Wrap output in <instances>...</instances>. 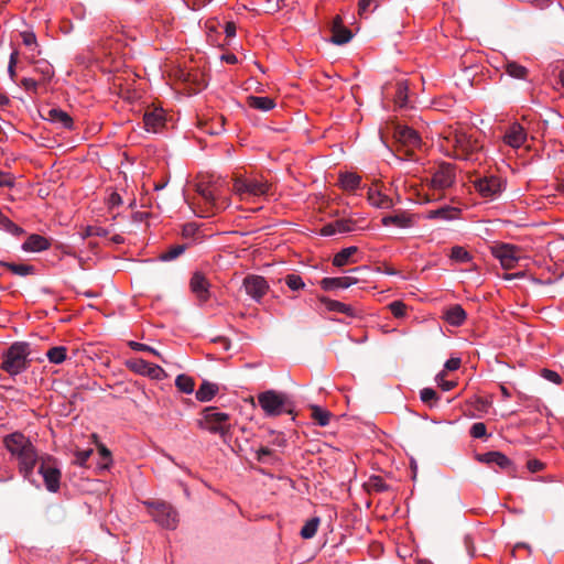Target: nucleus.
<instances>
[{
  "mask_svg": "<svg viewBox=\"0 0 564 564\" xmlns=\"http://www.w3.org/2000/svg\"><path fill=\"white\" fill-rule=\"evenodd\" d=\"M478 194L488 200L497 199L506 188V182L497 175H485L474 182Z\"/></svg>",
  "mask_w": 564,
  "mask_h": 564,
  "instance_id": "8",
  "label": "nucleus"
},
{
  "mask_svg": "<svg viewBox=\"0 0 564 564\" xmlns=\"http://www.w3.org/2000/svg\"><path fill=\"white\" fill-rule=\"evenodd\" d=\"M197 426L212 434H218L224 443H228L231 438L229 414L218 411L215 406H207L202 411Z\"/></svg>",
  "mask_w": 564,
  "mask_h": 564,
  "instance_id": "3",
  "label": "nucleus"
},
{
  "mask_svg": "<svg viewBox=\"0 0 564 564\" xmlns=\"http://www.w3.org/2000/svg\"><path fill=\"white\" fill-rule=\"evenodd\" d=\"M51 248V241L44 236L32 234L22 243L21 249L24 252H42Z\"/></svg>",
  "mask_w": 564,
  "mask_h": 564,
  "instance_id": "21",
  "label": "nucleus"
},
{
  "mask_svg": "<svg viewBox=\"0 0 564 564\" xmlns=\"http://www.w3.org/2000/svg\"><path fill=\"white\" fill-rule=\"evenodd\" d=\"M460 367V358L452 357L447 359L444 364L445 370L454 371L457 370Z\"/></svg>",
  "mask_w": 564,
  "mask_h": 564,
  "instance_id": "56",
  "label": "nucleus"
},
{
  "mask_svg": "<svg viewBox=\"0 0 564 564\" xmlns=\"http://www.w3.org/2000/svg\"><path fill=\"white\" fill-rule=\"evenodd\" d=\"M456 181L455 169L451 163H443L434 172L431 183L436 189H445L454 185Z\"/></svg>",
  "mask_w": 564,
  "mask_h": 564,
  "instance_id": "13",
  "label": "nucleus"
},
{
  "mask_svg": "<svg viewBox=\"0 0 564 564\" xmlns=\"http://www.w3.org/2000/svg\"><path fill=\"white\" fill-rule=\"evenodd\" d=\"M367 199L372 207L379 209H391L394 206L391 197L371 187L367 192Z\"/></svg>",
  "mask_w": 564,
  "mask_h": 564,
  "instance_id": "23",
  "label": "nucleus"
},
{
  "mask_svg": "<svg viewBox=\"0 0 564 564\" xmlns=\"http://www.w3.org/2000/svg\"><path fill=\"white\" fill-rule=\"evenodd\" d=\"M420 398H421L422 402L430 403L437 399V393L432 388H424L420 392Z\"/></svg>",
  "mask_w": 564,
  "mask_h": 564,
  "instance_id": "49",
  "label": "nucleus"
},
{
  "mask_svg": "<svg viewBox=\"0 0 564 564\" xmlns=\"http://www.w3.org/2000/svg\"><path fill=\"white\" fill-rule=\"evenodd\" d=\"M478 460L488 465H496L502 470H510L512 468V462L500 452H487L479 455Z\"/></svg>",
  "mask_w": 564,
  "mask_h": 564,
  "instance_id": "22",
  "label": "nucleus"
},
{
  "mask_svg": "<svg viewBox=\"0 0 564 564\" xmlns=\"http://www.w3.org/2000/svg\"><path fill=\"white\" fill-rule=\"evenodd\" d=\"M394 139L406 148H419L421 145V137L413 128L397 124L393 131Z\"/></svg>",
  "mask_w": 564,
  "mask_h": 564,
  "instance_id": "15",
  "label": "nucleus"
},
{
  "mask_svg": "<svg viewBox=\"0 0 564 564\" xmlns=\"http://www.w3.org/2000/svg\"><path fill=\"white\" fill-rule=\"evenodd\" d=\"M3 444L18 462L19 473L23 478L39 487L33 479V470L41 457L30 438L21 432H14L4 436Z\"/></svg>",
  "mask_w": 564,
  "mask_h": 564,
  "instance_id": "1",
  "label": "nucleus"
},
{
  "mask_svg": "<svg viewBox=\"0 0 564 564\" xmlns=\"http://www.w3.org/2000/svg\"><path fill=\"white\" fill-rule=\"evenodd\" d=\"M339 184L343 189L352 192L359 188L361 184V177L352 172L341 173L339 176Z\"/></svg>",
  "mask_w": 564,
  "mask_h": 564,
  "instance_id": "31",
  "label": "nucleus"
},
{
  "mask_svg": "<svg viewBox=\"0 0 564 564\" xmlns=\"http://www.w3.org/2000/svg\"><path fill=\"white\" fill-rule=\"evenodd\" d=\"M107 235H108V230L106 228L99 227V226H88L85 230L86 237H91V236L106 237Z\"/></svg>",
  "mask_w": 564,
  "mask_h": 564,
  "instance_id": "48",
  "label": "nucleus"
},
{
  "mask_svg": "<svg viewBox=\"0 0 564 564\" xmlns=\"http://www.w3.org/2000/svg\"><path fill=\"white\" fill-rule=\"evenodd\" d=\"M210 283L204 273L195 271L189 280V289L199 304H205L210 299Z\"/></svg>",
  "mask_w": 564,
  "mask_h": 564,
  "instance_id": "12",
  "label": "nucleus"
},
{
  "mask_svg": "<svg viewBox=\"0 0 564 564\" xmlns=\"http://www.w3.org/2000/svg\"><path fill=\"white\" fill-rule=\"evenodd\" d=\"M93 454V449H82L76 451L75 453V464L78 466H85L86 462L89 459L90 455Z\"/></svg>",
  "mask_w": 564,
  "mask_h": 564,
  "instance_id": "43",
  "label": "nucleus"
},
{
  "mask_svg": "<svg viewBox=\"0 0 564 564\" xmlns=\"http://www.w3.org/2000/svg\"><path fill=\"white\" fill-rule=\"evenodd\" d=\"M272 454H273V452L269 447H260L257 451V459L260 463H267L268 457H270Z\"/></svg>",
  "mask_w": 564,
  "mask_h": 564,
  "instance_id": "53",
  "label": "nucleus"
},
{
  "mask_svg": "<svg viewBox=\"0 0 564 564\" xmlns=\"http://www.w3.org/2000/svg\"><path fill=\"white\" fill-rule=\"evenodd\" d=\"M22 39H23V44L26 46H31L36 43V36L32 32H23Z\"/></svg>",
  "mask_w": 564,
  "mask_h": 564,
  "instance_id": "59",
  "label": "nucleus"
},
{
  "mask_svg": "<svg viewBox=\"0 0 564 564\" xmlns=\"http://www.w3.org/2000/svg\"><path fill=\"white\" fill-rule=\"evenodd\" d=\"M0 265L19 276H26L35 273V267L32 264L0 261Z\"/></svg>",
  "mask_w": 564,
  "mask_h": 564,
  "instance_id": "30",
  "label": "nucleus"
},
{
  "mask_svg": "<svg viewBox=\"0 0 564 564\" xmlns=\"http://www.w3.org/2000/svg\"><path fill=\"white\" fill-rule=\"evenodd\" d=\"M467 314L459 304L452 305L445 313L446 322L452 326H460L466 321Z\"/></svg>",
  "mask_w": 564,
  "mask_h": 564,
  "instance_id": "28",
  "label": "nucleus"
},
{
  "mask_svg": "<svg viewBox=\"0 0 564 564\" xmlns=\"http://www.w3.org/2000/svg\"><path fill=\"white\" fill-rule=\"evenodd\" d=\"M67 355V349L64 346H56L48 349L46 352V357L48 358L50 362L59 365L63 361H65Z\"/></svg>",
  "mask_w": 564,
  "mask_h": 564,
  "instance_id": "38",
  "label": "nucleus"
},
{
  "mask_svg": "<svg viewBox=\"0 0 564 564\" xmlns=\"http://www.w3.org/2000/svg\"><path fill=\"white\" fill-rule=\"evenodd\" d=\"M44 118L56 124L58 128L70 130L74 127L72 117L59 108H50Z\"/></svg>",
  "mask_w": 564,
  "mask_h": 564,
  "instance_id": "20",
  "label": "nucleus"
},
{
  "mask_svg": "<svg viewBox=\"0 0 564 564\" xmlns=\"http://www.w3.org/2000/svg\"><path fill=\"white\" fill-rule=\"evenodd\" d=\"M164 115L162 111H148L143 116V122L148 132L156 133L164 126Z\"/></svg>",
  "mask_w": 564,
  "mask_h": 564,
  "instance_id": "24",
  "label": "nucleus"
},
{
  "mask_svg": "<svg viewBox=\"0 0 564 564\" xmlns=\"http://www.w3.org/2000/svg\"><path fill=\"white\" fill-rule=\"evenodd\" d=\"M460 209L453 206H443L437 209H433L426 213V219H442V220H454L458 217Z\"/></svg>",
  "mask_w": 564,
  "mask_h": 564,
  "instance_id": "25",
  "label": "nucleus"
},
{
  "mask_svg": "<svg viewBox=\"0 0 564 564\" xmlns=\"http://www.w3.org/2000/svg\"><path fill=\"white\" fill-rule=\"evenodd\" d=\"M176 388L183 393L191 394L194 391V380L189 376L178 375L175 379Z\"/></svg>",
  "mask_w": 564,
  "mask_h": 564,
  "instance_id": "39",
  "label": "nucleus"
},
{
  "mask_svg": "<svg viewBox=\"0 0 564 564\" xmlns=\"http://www.w3.org/2000/svg\"><path fill=\"white\" fill-rule=\"evenodd\" d=\"M538 3H536V8L543 10L550 6H554V9L560 13V14H563L564 15V8L562 7V4L560 2H556V3H553L551 2V0H536Z\"/></svg>",
  "mask_w": 564,
  "mask_h": 564,
  "instance_id": "51",
  "label": "nucleus"
},
{
  "mask_svg": "<svg viewBox=\"0 0 564 564\" xmlns=\"http://www.w3.org/2000/svg\"><path fill=\"white\" fill-rule=\"evenodd\" d=\"M132 368L140 375L148 376L151 379L160 380L165 377V371L159 365L138 359L133 362Z\"/></svg>",
  "mask_w": 564,
  "mask_h": 564,
  "instance_id": "19",
  "label": "nucleus"
},
{
  "mask_svg": "<svg viewBox=\"0 0 564 564\" xmlns=\"http://www.w3.org/2000/svg\"><path fill=\"white\" fill-rule=\"evenodd\" d=\"M197 193L213 210L225 209L229 206V198L224 196L218 186L204 185L197 186Z\"/></svg>",
  "mask_w": 564,
  "mask_h": 564,
  "instance_id": "10",
  "label": "nucleus"
},
{
  "mask_svg": "<svg viewBox=\"0 0 564 564\" xmlns=\"http://www.w3.org/2000/svg\"><path fill=\"white\" fill-rule=\"evenodd\" d=\"M358 279L352 275H345L338 278H324L321 280L319 284L324 291H333L337 289H348L351 285L358 283Z\"/></svg>",
  "mask_w": 564,
  "mask_h": 564,
  "instance_id": "18",
  "label": "nucleus"
},
{
  "mask_svg": "<svg viewBox=\"0 0 564 564\" xmlns=\"http://www.w3.org/2000/svg\"><path fill=\"white\" fill-rule=\"evenodd\" d=\"M246 293L256 302H260L269 290L267 280L257 274H249L243 279Z\"/></svg>",
  "mask_w": 564,
  "mask_h": 564,
  "instance_id": "11",
  "label": "nucleus"
},
{
  "mask_svg": "<svg viewBox=\"0 0 564 564\" xmlns=\"http://www.w3.org/2000/svg\"><path fill=\"white\" fill-rule=\"evenodd\" d=\"M147 507L152 520L165 530H175L180 522L177 510L170 503L160 499H148L142 501Z\"/></svg>",
  "mask_w": 564,
  "mask_h": 564,
  "instance_id": "5",
  "label": "nucleus"
},
{
  "mask_svg": "<svg viewBox=\"0 0 564 564\" xmlns=\"http://www.w3.org/2000/svg\"><path fill=\"white\" fill-rule=\"evenodd\" d=\"M22 86L29 91H35L37 88V83L33 78L25 77L22 79Z\"/></svg>",
  "mask_w": 564,
  "mask_h": 564,
  "instance_id": "58",
  "label": "nucleus"
},
{
  "mask_svg": "<svg viewBox=\"0 0 564 564\" xmlns=\"http://www.w3.org/2000/svg\"><path fill=\"white\" fill-rule=\"evenodd\" d=\"M520 251L518 246L505 242L491 247V254L506 270H511L517 265L520 260Z\"/></svg>",
  "mask_w": 564,
  "mask_h": 564,
  "instance_id": "9",
  "label": "nucleus"
},
{
  "mask_svg": "<svg viewBox=\"0 0 564 564\" xmlns=\"http://www.w3.org/2000/svg\"><path fill=\"white\" fill-rule=\"evenodd\" d=\"M381 224L386 227L393 225L402 229H408L412 228L415 225V219L413 215L400 210L397 212L395 214L382 217Z\"/></svg>",
  "mask_w": 564,
  "mask_h": 564,
  "instance_id": "17",
  "label": "nucleus"
},
{
  "mask_svg": "<svg viewBox=\"0 0 564 564\" xmlns=\"http://www.w3.org/2000/svg\"><path fill=\"white\" fill-rule=\"evenodd\" d=\"M15 184L14 177L4 171H0V187H8L11 188Z\"/></svg>",
  "mask_w": 564,
  "mask_h": 564,
  "instance_id": "50",
  "label": "nucleus"
},
{
  "mask_svg": "<svg viewBox=\"0 0 564 564\" xmlns=\"http://www.w3.org/2000/svg\"><path fill=\"white\" fill-rule=\"evenodd\" d=\"M312 417L319 426H326L329 424L330 412L314 405L312 406Z\"/></svg>",
  "mask_w": 564,
  "mask_h": 564,
  "instance_id": "40",
  "label": "nucleus"
},
{
  "mask_svg": "<svg viewBox=\"0 0 564 564\" xmlns=\"http://www.w3.org/2000/svg\"><path fill=\"white\" fill-rule=\"evenodd\" d=\"M31 345L25 341L13 343L2 355L1 369L11 377L24 372L31 365Z\"/></svg>",
  "mask_w": 564,
  "mask_h": 564,
  "instance_id": "2",
  "label": "nucleus"
},
{
  "mask_svg": "<svg viewBox=\"0 0 564 564\" xmlns=\"http://www.w3.org/2000/svg\"><path fill=\"white\" fill-rule=\"evenodd\" d=\"M37 68L41 70V73L44 75L45 78L50 79L54 75V70L52 65H50L47 62L40 63Z\"/></svg>",
  "mask_w": 564,
  "mask_h": 564,
  "instance_id": "57",
  "label": "nucleus"
},
{
  "mask_svg": "<svg viewBox=\"0 0 564 564\" xmlns=\"http://www.w3.org/2000/svg\"><path fill=\"white\" fill-rule=\"evenodd\" d=\"M129 345H130L131 349L134 351H148L155 356H160L159 351L149 345L138 343V341H130Z\"/></svg>",
  "mask_w": 564,
  "mask_h": 564,
  "instance_id": "47",
  "label": "nucleus"
},
{
  "mask_svg": "<svg viewBox=\"0 0 564 564\" xmlns=\"http://www.w3.org/2000/svg\"><path fill=\"white\" fill-rule=\"evenodd\" d=\"M351 37V31L341 26V20L339 17H337L334 21L333 35L330 41L336 45H344L348 43Z\"/></svg>",
  "mask_w": 564,
  "mask_h": 564,
  "instance_id": "26",
  "label": "nucleus"
},
{
  "mask_svg": "<svg viewBox=\"0 0 564 564\" xmlns=\"http://www.w3.org/2000/svg\"><path fill=\"white\" fill-rule=\"evenodd\" d=\"M524 276V272H517V273H505L502 275V279L506 281H511L513 279H521Z\"/></svg>",
  "mask_w": 564,
  "mask_h": 564,
  "instance_id": "63",
  "label": "nucleus"
},
{
  "mask_svg": "<svg viewBox=\"0 0 564 564\" xmlns=\"http://www.w3.org/2000/svg\"><path fill=\"white\" fill-rule=\"evenodd\" d=\"M318 525H319V518L318 517L311 518L302 527L300 535L305 540L312 539L316 534Z\"/></svg>",
  "mask_w": 564,
  "mask_h": 564,
  "instance_id": "37",
  "label": "nucleus"
},
{
  "mask_svg": "<svg viewBox=\"0 0 564 564\" xmlns=\"http://www.w3.org/2000/svg\"><path fill=\"white\" fill-rule=\"evenodd\" d=\"M212 0H192V4H186L192 10L200 9L207 6Z\"/></svg>",
  "mask_w": 564,
  "mask_h": 564,
  "instance_id": "62",
  "label": "nucleus"
},
{
  "mask_svg": "<svg viewBox=\"0 0 564 564\" xmlns=\"http://www.w3.org/2000/svg\"><path fill=\"white\" fill-rule=\"evenodd\" d=\"M258 403L265 416L274 417L283 413H293V403L286 393L267 390L258 395Z\"/></svg>",
  "mask_w": 564,
  "mask_h": 564,
  "instance_id": "6",
  "label": "nucleus"
},
{
  "mask_svg": "<svg viewBox=\"0 0 564 564\" xmlns=\"http://www.w3.org/2000/svg\"><path fill=\"white\" fill-rule=\"evenodd\" d=\"M217 392V384L204 381L196 391V399L200 402H208L216 395Z\"/></svg>",
  "mask_w": 564,
  "mask_h": 564,
  "instance_id": "32",
  "label": "nucleus"
},
{
  "mask_svg": "<svg viewBox=\"0 0 564 564\" xmlns=\"http://www.w3.org/2000/svg\"><path fill=\"white\" fill-rule=\"evenodd\" d=\"M528 468H529L532 473L540 471V470L543 468V463H541V462H540V460H538V459L529 460V462H528Z\"/></svg>",
  "mask_w": 564,
  "mask_h": 564,
  "instance_id": "61",
  "label": "nucleus"
},
{
  "mask_svg": "<svg viewBox=\"0 0 564 564\" xmlns=\"http://www.w3.org/2000/svg\"><path fill=\"white\" fill-rule=\"evenodd\" d=\"M469 433L474 438H482L487 435V427L485 423L476 422L471 425Z\"/></svg>",
  "mask_w": 564,
  "mask_h": 564,
  "instance_id": "42",
  "label": "nucleus"
},
{
  "mask_svg": "<svg viewBox=\"0 0 564 564\" xmlns=\"http://www.w3.org/2000/svg\"><path fill=\"white\" fill-rule=\"evenodd\" d=\"M227 36H235L236 34V26L234 23H227L225 29Z\"/></svg>",
  "mask_w": 564,
  "mask_h": 564,
  "instance_id": "64",
  "label": "nucleus"
},
{
  "mask_svg": "<svg viewBox=\"0 0 564 564\" xmlns=\"http://www.w3.org/2000/svg\"><path fill=\"white\" fill-rule=\"evenodd\" d=\"M357 229V221L351 218H341L328 223L321 228V236L332 237L337 234H348Z\"/></svg>",
  "mask_w": 564,
  "mask_h": 564,
  "instance_id": "14",
  "label": "nucleus"
},
{
  "mask_svg": "<svg viewBox=\"0 0 564 564\" xmlns=\"http://www.w3.org/2000/svg\"><path fill=\"white\" fill-rule=\"evenodd\" d=\"M505 72L512 78L527 79L528 69L527 67L518 64L514 61H506L503 65Z\"/></svg>",
  "mask_w": 564,
  "mask_h": 564,
  "instance_id": "33",
  "label": "nucleus"
},
{
  "mask_svg": "<svg viewBox=\"0 0 564 564\" xmlns=\"http://www.w3.org/2000/svg\"><path fill=\"white\" fill-rule=\"evenodd\" d=\"M17 57H18V52L17 51L12 52L10 55L9 65H8V73H9V76L11 79H13L15 76Z\"/></svg>",
  "mask_w": 564,
  "mask_h": 564,
  "instance_id": "55",
  "label": "nucleus"
},
{
  "mask_svg": "<svg viewBox=\"0 0 564 564\" xmlns=\"http://www.w3.org/2000/svg\"><path fill=\"white\" fill-rule=\"evenodd\" d=\"M232 191L241 200L256 202L270 195L271 184L262 176H236Z\"/></svg>",
  "mask_w": 564,
  "mask_h": 564,
  "instance_id": "4",
  "label": "nucleus"
},
{
  "mask_svg": "<svg viewBox=\"0 0 564 564\" xmlns=\"http://www.w3.org/2000/svg\"><path fill=\"white\" fill-rule=\"evenodd\" d=\"M376 2V0H359L358 1V11L360 15H364L370 12V7Z\"/></svg>",
  "mask_w": 564,
  "mask_h": 564,
  "instance_id": "54",
  "label": "nucleus"
},
{
  "mask_svg": "<svg viewBox=\"0 0 564 564\" xmlns=\"http://www.w3.org/2000/svg\"><path fill=\"white\" fill-rule=\"evenodd\" d=\"M541 376L545 380H547L552 383H555V384H560L562 382L561 376L556 371L551 370V369H542Z\"/></svg>",
  "mask_w": 564,
  "mask_h": 564,
  "instance_id": "46",
  "label": "nucleus"
},
{
  "mask_svg": "<svg viewBox=\"0 0 564 564\" xmlns=\"http://www.w3.org/2000/svg\"><path fill=\"white\" fill-rule=\"evenodd\" d=\"M319 301L330 312L343 313L349 317H355L357 315L356 310L351 305L327 297H319Z\"/></svg>",
  "mask_w": 564,
  "mask_h": 564,
  "instance_id": "27",
  "label": "nucleus"
},
{
  "mask_svg": "<svg viewBox=\"0 0 564 564\" xmlns=\"http://www.w3.org/2000/svg\"><path fill=\"white\" fill-rule=\"evenodd\" d=\"M358 251V248L350 246L341 249L333 258V265L341 268L350 262V258Z\"/></svg>",
  "mask_w": 564,
  "mask_h": 564,
  "instance_id": "34",
  "label": "nucleus"
},
{
  "mask_svg": "<svg viewBox=\"0 0 564 564\" xmlns=\"http://www.w3.org/2000/svg\"><path fill=\"white\" fill-rule=\"evenodd\" d=\"M435 381L442 388L443 391H449L455 387L454 381L445 380L444 371H441L440 373L436 375Z\"/></svg>",
  "mask_w": 564,
  "mask_h": 564,
  "instance_id": "44",
  "label": "nucleus"
},
{
  "mask_svg": "<svg viewBox=\"0 0 564 564\" xmlns=\"http://www.w3.org/2000/svg\"><path fill=\"white\" fill-rule=\"evenodd\" d=\"M389 308L394 317H403L405 315V305L401 301L390 303Z\"/></svg>",
  "mask_w": 564,
  "mask_h": 564,
  "instance_id": "45",
  "label": "nucleus"
},
{
  "mask_svg": "<svg viewBox=\"0 0 564 564\" xmlns=\"http://www.w3.org/2000/svg\"><path fill=\"white\" fill-rule=\"evenodd\" d=\"M449 258L457 263H468L473 260V256L462 246H454L451 249Z\"/></svg>",
  "mask_w": 564,
  "mask_h": 564,
  "instance_id": "36",
  "label": "nucleus"
},
{
  "mask_svg": "<svg viewBox=\"0 0 564 564\" xmlns=\"http://www.w3.org/2000/svg\"><path fill=\"white\" fill-rule=\"evenodd\" d=\"M406 90L408 87L403 83L398 84V91H397V98L400 102V106H404L406 102Z\"/></svg>",
  "mask_w": 564,
  "mask_h": 564,
  "instance_id": "52",
  "label": "nucleus"
},
{
  "mask_svg": "<svg viewBox=\"0 0 564 564\" xmlns=\"http://www.w3.org/2000/svg\"><path fill=\"white\" fill-rule=\"evenodd\" d=\"M284 283L291 291H300L305 288V282L303 279L296 273H290L284 276Z\"/></svg>",
  "mask_w": 564,
  "mask_h": 564,
  "instance_id": "41",
  "label": "nucleus"
},
{
  "mask_svg": "<svg viewBox=\"0 0 564 564\" xmlns=\"http://www.w3.org/2000/svg\"><path fill=\"white\" fill-rule=\"evenodd\" d=\"M186 248H187V245H185V243L171 246L165 251L160 253L159 260L162 262L173 261V260L177 259L181 254H183L185 252Z\"/></svg>",
  "mask_w": 564,
  "mask_h": 564,
  "instance_id": "35",
  "label": "nucleus"
},
{
  "mask_svg": "<svg viewBox=\"0 0 564 564\" xmlns=\"http://www.w3.org/2000/svg\"><path fill=\"white\" fill-rule=\"evenodd\" d=\"M39 474L43 477L45 488L50 492H57L59 490L62 473L54 457L50 455L41 457Z\"/></svg>",
  "mask_w": 564,
  "mask_h": 564,
  "instance_id": "7",
  "label": "nucleus"
},
{
  "mask_svg": "<svg viewBox=\"0 0 564 564\" xmlns=\"http://www.w3.org/2000/svg\"><path fill=\"white\" fill-rule=\"evenodd\" d=\"M121 204H122L121 196L118 193H116V192L111 193L110 196H109V205H110V207L120 206Z\"/></svg>",
  "mask_w": 564,
  "mask_h": 564,
  "instance_id": "60",
  "label": "nucleus"
},
{
  "mask_svg": "<svg viewBox=\"0 0 564 564\" xmlns=\"http://www.w3.org/2000/svg\"><path fill=\"white\" fill-rule=\"evenodd\" d=\"M248 105L253 109L267 112L275 107V101L268 96H249Z\"/></svg>",
  "mask_w": 564,
  "mask_h": 564,
  "instance_id": "29",
  "label": "nucleus"
},
{
  "mask_svg": "<svg viewBox=\"0 0 564 564\" xmlns=\"http://www.w3.org/2000/svg\"><path fill=\"white\" fill-rule=\"evenodd\" d=\"M527 137L528 134L525 129L520 123L513 122L506 130L503 141L509 147L519 149L527 141Z\"/></svg>",
  "mask_w": 564,
  "mask_h": 564,
  "instance_id": "16",
  "label": "nucleus"
}]
</instances>
